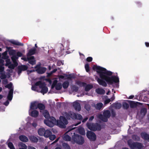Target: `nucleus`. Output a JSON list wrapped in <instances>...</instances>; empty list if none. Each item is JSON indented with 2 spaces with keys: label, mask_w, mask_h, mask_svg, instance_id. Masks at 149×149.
Returning a JSON list of instances; mask_svg holds the SVG:
<instances>
[{
  "label": "nucleus",
  "mask_w": 149,
  "mask_h": 149,
  "mask_svg": "<svg viewBox=\"0 0 149 149\" xmlns=\"http://www.w3.org/2000/svg\"><path fill=\"white\" fill-rule=\"evenodd\" d=\"M93 69L96 70L97 72L99 75L100 78H97L96 79L99 84L104 87H106L107 86V83L108 84H112L113 82L117 83L119 82V78L115 76H112V72L107 70L104 68L100 66L94 65Z\"/></svg>",
  "instance_id": "obj_1"
},
{
  "label": "nucleus",
  "mask_w": 149,
  "mask_h": 149,
  "mask_svg": "<svg viewBox=\"0 0 149 149\" xmlns=\"http://www.w3.org/2000/svg\"><path fill=\"white\" fill-rule=\"evenodd\" d=\"M70 112L68 113L65 112L64 113V116H61L60 117V120L57 121V125L61 128H65V125L68 123V121L67 119H70Z\"/></svg>",
  "instance_id": "obj_2"
},
{
  "label": "nucleus",
  "mask_w": 149,
  "mask_h": 149,
  "mask_svg": "<svg viewBox=\"0 0 149 149\" xmlns=\"http://www.w3.org/2000/svg\"><path fill=\"white\" fill-rule=\"evenodd\" d=\"M127 143L130 148L132 149H141L143 147V145L141 143L133 142L131 139L127 141Z\"/></svg>",
  "instance_id": "obj_3"
},
{
  "label": "nucleus",
  "mask_w": 149,
  "mask_h": 149,
  "mask_svg": "<svg viewBox=\"0 0 149 149\" xmlns=\"http://www.w3.org/2000/svg\"><path fill=\"white\" fill-rule=\"evenodd\" d=\"M72 137V140L74 142L79 144H82L84 142V140L83 137L81 135L74 134Z\"/></svg>",
  "instance_id": "obj_4"
},
{
  "label": "nucleus",
  "mask_w": 149,
  "mask_h": 149,
  "mask_svg": "<svg viewBox=\"0 0 149 149\" xmlns=\"http://www.w3.org/2000/svg\"><path fill=\"white\" fill-rule=\"evenodd\" d=\"M86 125L89 130L94 131L97 130H100L101 129V125L98 124L95 125L93 123H87Z\"/></svg>",
  "instance_id": "obj_5"
},
{
  "label": "nucleus",
  "mask_w": 149,
  "mask_h": 149,
  "mask_svg": "<svg viewBox=\"0 0 149 149\" xmlns=\"http://www.w3.org/2000/svg\"><path fill=\"white\" fill-rule=\"evenodd\" d=\"M12 84L10 82L5 86V88L10 89L7 97L8 100L9 101L11 100L13 97V88H12Z\"/></svg>",
  "instance_id": "obj_6"
},
{
  "label": "nucleus",
  "mask_w": 149,
  "mask_h": 149,
  "mask_svg": "<svg viewBox=\"0 0 149 149\" xmlns=\"http://www.w3.org/2000/svg\"><path fill=\"white\" fill-rule=\"evenodd\" d=\"M56 119L55 118L53 117H50L47 120H44V122L47 125L52 127L53 125V124L55 123Z\"/></svg>",
  "instance_id": "obj_7"
},
{
  "label": "nucleus",
  "mask_w": 149,
  "mask_h": 149,
  "mask_svg": "<svg viewBox=\"0 0 149 149\" xmlns=\"http://www.w3.org/2000/svg\"><path fill=\"white\" fill-rule=\"evenodd\" d=\"M87 137L91 141H95L96 139V136L94 133L88 131L86 132Z\"/></svg>",
  "instance_id": "obj_8"
},
{
  "label": "nucleus",
  "mask_w": 149,
  "mask_h": 149,
  "mask_svg": "<svg viewBox=\"0 0 149 149\" xmlns=\"http://www.w3.org/2000/svg\"><path fill=\"white\" fill-rule=\"evenodd\" d=\"M47 68L44 67H41L36 70V71L39 74H42L44 73L46 70Z\"/></svg>",
  "instance_id": "obj_9"
},
{
  "label": "nucleus",
  "mask_w": 149,
  "mask_h": 149,
  "mask_svg": "<svg viewBox=\"0 0 149 149\" xmlns=\"http://www.w3.org/2000/svg\"><path fill=\"white\" fill-rule=\"evenodd\" d=\"M27 60L29 63L32 65L36 64V60H35L34 57L33 56H31L30 57H28Z\"/></svg>",
  "instance_id": "obj_10"
},
{
  "label": "nucleus",
  "mask_w": 149,
  "mask_h": 149,
  "mask_svg": "<svg viewBox=\"0 0 149 149\" xmlns=\"http://www.w3.org/2000/svg\"><path fill=\"white\" fill-rule=\"evenodd\" d=\"M73 107L76 110L80 111L81 109V106L79 102H74L73 104Z\"/></svg>",
  "instance_id": "obj_11"
},
{
  "label": "nucleus",
  "mask_w": 149,
  "mask_h": 149,
  "mask_svg": "<svg viewBox=\"0 0 149 149\" xmlns=\"http://www.w3.org/2000/svg\"><path fill=\"white\" fill-rule=\"evenodd\" d=\"M141 104V103L139 102H135L134 101H130V107L131 108H133L136 107L137 106L138 104Z\"/></svg>",
  "instance_id": "obj_12"
},
{
  "label": "nucleus",
  "mask_w": 149,
  "mask_h": 149,
  "mask_svg": "<svg viewBox=\"0 0 149 149\" xmlns=\"http://www.w3.org/2000/svg\"><path fill=\"white\" fill-rule=\"evenodd\" d=\"M36 49L35 47H34L30 49L27 54V56H31L32 55H34L36 53Z\"/></svg>",
  "instance_id": "obj_13"
},
{
  "label": "nucleus",
  "mask_w": 149,
  "mask_h": 149,
  "mask_svg": "<svg viewBox=\"0 0 149 149\" xmlns=\"http://www.w3.org/2000/svg\"><path fill=\"white\" fill-rule=\"evenodd\" d=\"M142 138L145 140L149 142V135L147 133L144 132L142 133L141 134Z\"/></svg>",
  "instance_id": "obj_14"
},
{
  "label": "nucleus",
  "mask_w": 149,
  "mask_h": 149,
  "mask_svg": "<svg viewBox=\"0 0 149 149\" xmlns=\"http://www.w3.org/2000/svg\"><path fill=\"white\" fill-rule=\"evenodd\" d=\"M35 85L36 86H39V88L41 89L44 87L46 86V84L44 82H42L40 81H39L35 83Z\"/></svg>",
  "instance_id": "obj_15"
},
{
  "label": "nucleus",
  "mask_w": 149,
  "mask_h": 149,
  "mask_svg": "<svg viewBox=\"0 0 149 149\" xmlns=\"http://www.w3.org/2000/svg\"><path fill=\"white\" fill-rule=\"evenodd\" d=\"M19 139L20 141L24 142H27L28 141L27 137L24 135H21L19 136Z\"/></svg>",
  "instance_id": "obj_16"
},
{
  "label": "nucleus",
  "mask_w": 149,
  "mask_h": 149,
  "mask_svg": "<svg viewBox=\"0 0 149 149\" xmlns=\"http://www.w3.org/2000/svg\"><path fill=\"white\" fill-rule=\"evenodd\" d=\"M45 130L44 128H40L38 129V134L41 136H43L44 135Z\"/></svg>",
  "instance_id": "obj_17"
},
{
  "label": "nucleus",
  "mask_w": 149,
  "mask_h": 149,
  "mask_svg": "<svg viewBox=\"0 0 149 149\" xmlns=\"http://www.w3.org/2000/svg\"><path fill=\"white\" fill-rule=\"evenodd\" d=\"M39 114L38 112L36 110H34L32 111L30 113V115L31 116L34 117H37Z\"/></svg>",
  "instance_id": "obj_18"
},
{
  "label": "nucleus",
  "mask_w": 149,
  "mask_h": 149,
  "mask_svg": "<svg viewBox=\"0 0 149 149\" xmlns=\"http://www.w3.org/2000/svg\"><path fill=\"white\" fill-rule=\"evenodd\" d=\"M37 102H34L31 103L30 108L32 109H37L38 108Z\"/></svg>",
  "instance_id": "obj_19"
},
{
  "label": "nucleus",
  "mask_w": 149,
  "mask_h": 149,
  "mask_svg": "<svg viewBox=\"0 0 149 149\" xmlns=\"http://www.w3.org/2000/svg\"><path fill=\"white\" fill-rule=\"evenodd\" d=\"M96 92L99 94H104L105 93V91L102 88H98L96 90Z\"/></svg>",
  "instance_id": "obj_20"
},
{
  "label": "nucleus",
  "mask_w": 149,
  "mask_h": 149,
  "mask_svg": "<svg viewBox=\"0 0 149 149\" xmlns=\"http://www.w3.org/2000/svg\"><path fill=\"white\" fill-rule=\"evenodd\" d=\"M10 42L12 44L16 45L23 46L24 45L23 44L15 40H11Z\"/></svg>",
  "instance_id": "obj_21"
},
{
  "label": "nucleus",
  "mask_w": 149,
  "mask_h": 149,
  "mask_svg": "<svg viewBox=\"0 0 149 149\" xmlns=\"http://www.w3.org/2000/svg\"><path fill=\"white\" fill-rule=\"evenodd\" d=\"M44 135L43 136L45 138H48L50 136V135L52 134V132L49 130H45V132H44Z\"/></svg>",
  "instance_id": "obj_22"
},
{
  "label": "nucleus",
  "mask_w": 149,
  "mask_h": 149,
  "mask_svg": "<svg viewBox=\"0 0 149 149\" xmlns=\"http://www.w3.org/2000/svg\"><path fill=\"white\" fill-rule=\"evenodd\" d=\"M30 140L33 143H37L38 141V139L34 136H31L29 137Z\"/></svg>",
  "instance_id": "obj_23"
},
{
  "label": "nucleus",
  "mask_w": 149,
  "mask_h": 149,
  "mask_svg": "<svg viewBox=\"0 0 149 149\" xmlns=\"http://www.w3.org/2000/svg\"><path fill=\"white\" fill-rule=\"evenodd\" d=\"M43 115L44 117L48 119L50 118V115L48 111L47 110H44L43 113Z\"/></svg>",
  "instance_id": "obj_24"
},
{
  "label": "nucleus",
  "mask_w": 149,
  "mask_h": 149,
  "mask_svg": "<svg viewBox=\"0 0 149 149\" xmlns=\"http://www.w3.org/2000/svg\"><path fill=\"white\" fill-rule=\"evenodd\" d=\"M85 87V90L86 91H89L90 90L93 88V86L91 84H88L86 85Z\"/></svg>",
  "instance_id": "obj_25"
},
{
  "label": "nucleus",
  "mask_w": 149,
  "mask_h": 149,
  "mask_svg": "<svg viewBox=\"0 0 149 149\" xmlns=\"http://www.w3.org/2000/svg\"><path fill=\"white\" fill-rule=\"evenodd\" d=\"M110 113L109 110H106L104 111L103 116H104L109 118L110 117Z\"/></svg>",
  "instance_id": "obj_26"
},
{
  "label": "nucleus",
  "mask_w": 149,
  "mask_h": 149,
  "mask_svg": "<svg viewBox=\"0 0 149 149\" xmlns=\"http://www.w3.org/2000/svg\"><path fill=\"white\" fill-rule=\"evenodd\" d=\"M38 108L40 110H43L45 108V105L41 103H38L37 104Z\"/></svg>",
  "instance_id": "obj_27"
},
{
  "label": "nucleus",
  "mask_w": 149,
  "mask_h": 149,
  "mask_svg": "<svg viewBox=\"0 0 149 149\" xmlns=\"http://www.w3.org/2000/svg\"><path fill=\"white\" fill-rule=\"evenodd\" d=\"M76 83L80 87H85L86 85V83L81 82L80 81H77Z\"/></svg>",
  "instance_id": "obj_28"
},
{
  "label": "nucleus",
  "mask_w": 149,
  "mask_h": 149,
  "mask_svg": "<svg viewBox=\"0 0 149 149\" xmlns=\"http://www.w3.org/2000/svg\"><path fill=\"white\" fill-rule=\"evenodd\" d=\"M48 91V88L46 86L41 89L40 92L42 93L43 95L44 94L47 93Z\"/></svg>",
  "instance_id": "obj_29"
},
{
  "label": "nucleus",
  "mask_w": 149,
  "mask_h": 149,
  "mask_svg": "<svg viewBox=\"0 0 149 149\" xmlns=\"http://www.w3.org/2000/svg\"><path fill=\"white\" fill-rule=\"evenodd\" d=\"M103 104L101 102H99L97 103L95 106V108L97 110H100L102 107Z\"/></svg>",
  "instance_id": "obj_30"
},
{
  "label": "nucleus",
  "mask_w": 149,
  "mask_h": 149,
  "mask_svg": "<svg viewBox=\"0 0 149 149\" xmlns=\"http://www.w3.org/2000/svg\"><path fill=\"white\" fill-rule=\"evenodd\" d=\"M64 75L65 77H67V79H68L71 80L72 78L74 79L75 78V77L74 76L72 75L71 74H64Z\"/></svg>",
  "instance_id": "obj_31"
},
{
  "label": "nucleus",
  "mask_w": 149,
  "mask_h": 149,
  "mask_svg": "<svg viewBox=\"0 0 149 149\" xmlns=\"http://www.w3.org/2000/svg\"><path fill=\"white\" fill-rule=\"evenodd\" d=\"M69 85V82L68 81L64 82L62 84V86L64 89L67 88Z\"/></svg>",
  "instance_id": "obj_32"
},
{
  "label": "nucleus",
  "mask_w": 149,
  "mask_h": 149,
  "mask_svg": "<svg viewBox=\"0 0 149 149\" xmlns=\"http://www.w3.org/2000/svg\"><path fill=\"white\" fill-rule=\"evenodd\" d=\"M100 118L102 121L104 122H107L108 120V118L104 116H103L102 115H101L99 116Z\"/></svg>",
  "instance_id": "obj_33"
},
{
  "label": "nucleus",
  "mask_w": 149,
  "mask_h": 149,
  "mask_svg": "<svg viewBox=\"0 0 149 149\" xmlns=\"http://www.w3.org/2000/svg\"><path fill=\"white\" fill-rule=\"evenodd\" d=\"M22 71H25L27 70L28 67L26 65H23L21 66H19L18 67Z\"/></svg>",
  "instance_id": "obj_34"
},
{
  "label": "nucleus",
  "mask_w": 149,
  "mask_h": 149,
  "mask_svg": "<svg viewBox=\"0 0 149 149\" xmlns=\"http://www.w3.org/2000/svg\"><path fill=\"white\" fill-rule=\"evenodd\" d=\"M70 118L72 119H76L77 118V114L73 112H70Z\"/></svg>",
  "instance_id": "obj_35"
},
{
  "label": "nucleus",
  "mask_w": 149,
  "mask_h": 149,
  "mask_svg": "<svg viewBox=\"0 0 149 149\" xmlns=\"http://www.w3.org/2000/svg\"><path fill=\"white\" fill-rule=\"evenodd\" d=\"M62 88V85L61 83H58L56 86L55 89L57 90H59Z\"/></svg>",
  "instance_id": "obj_36"
},
{
  "label": "nucleus",
  "mask_w": 149,
  "mask_h": 149,
  "mask_svg": "<svg viewBox=\"0 0 149 149\" xmlns=\"http://www.w3.org/2000/svg\"><path fill=\"white\" fill-rule=\"evenodd\" d=\"M63 139L66 141H70L71 140V137L68 134H65L63 137Z\"/></svg>",
  "instance_id": "obj_37"
},
{
  "label": "nucleus",
  "mask_w": 149,
  "mask_h": 149,
  "mask_svg": "<svg viewBox=\"0 0 149 149\" xmlns=\"http://www.w3.org/2000/svg\"><path fill=\"white\" fill-rule=\"evenodd\" d=\"M147 113V109L146 108L141 109L140 111V113L141 115L145 116Z\"/></svg>",
  "instance_id": "obj_38"
},
{
  "label": "nucleus",
  "mask_w": 149,
  "mask_h": 149,
  "mask_svg": "<svg viewBox=\"0 0 149 149\" xmlns=\"http://www.w3.org/2000/svg\"><path fill=\"white\" fill-rule=\"evenodd\" d=\"M123 109H127L129 108V105L127 102H124L123 103Z\"/></svg>",
  "instance_id": "obj_39"
},
{
  "label": "nucleus",
  "mask_w": 149,
  "mask_h": 149,
  "mask_svg": "<svg viewBox=\"0 0 149 149\" xmlns=\"http://www.w3.org/2000/svg\"><path fill=\"white\" fill-rule=\"evenodd\" d=\"M8 146L10 149H15L13 144L11 142H9L8 143Z\"/></svg>",
  "instance_id": "obj_40"
},
{
  "label": "nucleus",
  "mask_w": 149,
  "mask_h": 149,
  "mask_svg": "<svg viewBox=\"0 0 149 149\" xmlns=\"http://www.w3.org/2000/svg\"><path fill=\"white\" fill-rule=\"evenodd\" d=\"M79 133L81 134L84 135L85 134V130L83 129L80 128L79 129Z\"/></svg>",
  "instance_id": "obj_41"
},
{
  "label": "nucleus",
  "mask_w": 149,
  "mask_h": 149,
  "mask_svg": "<svg viewBox=\"0 0 149 149\" xmlns=\"http://www.w3.org/2000/svg\"><path fill=\"white\" fill-rule=\"evenodd\" d=\"M85 68L86 72H88L90 71L89 65L88 63H87L85 65Z\"/></svg>",
  "instance_id": "obj_42"
},
{
  "label": "nucleus",
  "mask_w": 149,
  "mask_h": 149,
  "mask_svg": "<svg viewBox=\"0 0 149 149\" xmlns=\"http://www.w3.org/2000/svg\"><path fill=\"white\" fill-rule=\"evenodd\" d=\"M72 89L74 91L77 92L79 90V88L75 85H73L72 87Z\"/></svg>",
  "instance_id": "obj_43"
},
{
  "label": "nucleus",
  "mask_w": 149,
  "mask_h": 149,
  "mask_svg": "<svg viewBox=\"0 0 149 149\" xmlns=\"http://www.w3.org/2000/svg\"><path fill=\"white\" fill-rule=\"evenodd\" d=\"M63 145L64 148V149H70V147L68 144L64 143Z\"/></svg>",
  "instance_id": "obj_44"
},
{
  "label": "nucleus",
  "mask_w": 149,
  "mask_h": 149,
  "mask_svg": "<svg viewBox=\"0 0 149 149\" xmlns=\"http://www.w3.org/2000/svg\"><path fill=\"white\" fill-rule=\"evenodd\" d=\"M115 106L118 109L122 107L121 104L120 103H117L115 104Z\"/></svg>",
  "instance_id": "obj_45"
},
{
  "label": "nucleus",
  "mask_w": 149,
  "mask_h": 149,
  "mask_svg": "<svg viewBox=\"0 0 149 149\" xmlns=\"http://www.w3.org/2000/svg\"><path fill=\"white\" fill-rule=\"evenodd\" d=\"M49 137V139L53 141L56 138V136L55 135H52L51 134Z\"/></svg>",
  "instance_id": "obj_46"
},
{
  "label": "nucleus",
  "mask_w": 149,
  "mask_h": 149,
  "mask_svg": "<svg viewBox=\"0 0 149 149\" xmlns=\"http://www.w3.org/2000/svg\"><path fill=\"white\" fill-rule=\"evenodd\" d=\"M77 114V118L76 119L79 120H81L83 118L81 115L80 114Z\"/></svg>",
  "instance_id": "obj_47"
},
{
  "label": "nucleus",
  "mask_w": 149,
  "mask_h": 149,
  "mask_svg": "<svg viewBox=\"0 0 149 149\" xmlns=\"http://www.w3.org/2000/svg\"><path fill=\"white\" fill-rule=\"evenodd\" d=\"M6 78V75L5 74H1L0 76V78L2 79H5Z\"/></svg>",
  "instance_id": "obj_48"
},
{
  "label": "nucleus",
  "mask_w": 149,
  "mask_h": 149,
  "mask_svg": "<svg viewBox=\"0 0 149 149\" xmlns=\"http://www.w3.org/2000/svg\"><path fill=\"white\" fill-rule=\"evenodd\" d=\"M15 67V66L14 65V64H10L8 66V68H9L12 69H14Z\"/></svg>",
  "instance_id": "obj_49"
},
{
  "label": "nucleus",
  "mask_w": 149,
  "mask_h": 149,
  "mask_svg": "<svg viewBox=\"0 0 149 149\" xmlns=\"http://www.w3.org/2000/svg\"><path fill=\"white\" fill-rule=\"evenodd\" d=\"M21 147H22L21 148H23L25 149L27 148V146L24 143H21L20 144Z\"/></svg>",
  "instance_id": "obj_50"
},
{
  "label": "nucleus",
  "mask_w": 149,
  "mask_h": 149,
  "mask_svg": "<svg viewBox=\"0 0 149 149\" xmlns=\"http://www.w3.org/2000/svg\"><path fill=\"white\" fill-rule=\"evenodd\" d=\"M36 86L35 85H35L33 86H32L31 87V89L32 90L34 91H36L37 90V86Z\"/></svg>",
  "instance_id": "obj_51"
},
{
  "label": "nucleus",
  "mask_w": 149,
  "mask_h": 149,
  "mask_svg": "<svg viewBox=\"0 0 149 149\" xmlns=\"http://www.w3.org/2000/svg\"><path fill=\"white\" fill-rule=\"evenodd\" d=\"M57 69L55 68L52 71H51L50 73H49L48 74V75L49 76H50L52 74H53L56 72L57 71Z\"/></svg>",
  "instance_id": "obj_52"
},
{
  "label": "nucleus",
  "mask_w": 149,
  "mask_h": 149,
  "mask_svg": "<svg viewBox=\"0 0 149 149\" xmlns=\"http://www.w3.org/2000/svg\"><path fill=\"white\" fill-rule=\"evenodd\" d=\"M85 109L87 111H88L90 109V106L88 104H86L85 106Z\"/></svg>",
  "instance_id": "obj_53"
},
{
  "label": "nucleus",
  "mask_w": 149,
  "mask_h": 149,
  "mask_svg": "<svg viewBox=\"0 0 149 149\" xmlns=\"http://www.w3.org/2000/svg\"><path fill=\"white\" fill-rule=\"evenodd\" d=\"M93 58L91 57H87L86 59L87 61L88 62H91L92 61Z\"/></svg>",
  "instance_id": "obj_54"
},
{
  "label": "nucleus",
  "mask_w": 149,
  "mask_h": 149,
  "mask_svg": "<svg viewBox=\"0 0 149 149\" xmlns=\"http://www.w3.org/2000/svg\"><path fill=\"white\" fill-rule=\"evenodd\" d=\"M6 63L5 65L7 66L10 64L11 63L9 59H7L6 60Z\"/></svg>",
  "instance_id": "obj_55"
},
{
  "label": "nucleus",
  "mask_w": 149,
  "mask_h": 149,
  "mask_svg": "<svg viewBox=\"0 0 149 149\" xmlns=\"http://www.w3.org/2000/svg\"><path fill=\"white\" fill-rule=\"evenodd\" d=\"M9 54L10 55H14L15 54V51L14 50H11L9 51Z\"/></svg>",
  "instance_id": "obj_56"
},
{
  "label": "nucleus",
  "mask_w": 149,
  "mask_h": 149,
  "mask_svg": "<svg viewBox=\"0 0 149 149\" xmlns=\"http://www.w3.org/2000/svg\"><path fill=\"white\" fill-rule=\"evenodd\" d=\"M2 83L4 84H6L8 83V81L7 79H5L2 81Z\"/></svg>",
  "instance_id": "obj_57"
},
{
  "label": "nucleus",
  "mask_w": 149,
  "mask_h": 149,
  "mask_svg": "<svg viewBox=\"0 0 149 149\" xmlns=\"http://www.w3.org/2000/svg\"><path fill=\"white\" fill-rule=\"evenodd\" d=\"M111 101V100L110 99H108L104 101V104H107L109 103L110 101Z\"/></svg>",
  "instance_id": "obj_58"
},
{
  "label": "nucleus",
  "mask_w": 149,
  "mask_h": 149,
  "mask_svg": "<svg viewBox=\"0 0 149 149\" xmlns=\"http://www.w3.org/2000/svg\"><path fill=\"white\" fill-rule=\"evenodd\" d=\"M3 65L4 64H3V65H0V71H2L4 70V68L3 66Z\"/></svg>",
  "instance_id": "obj_59"
},
{
  "label": "nucleus",
  "mask_w": 149,
  "mask_h": 149,
  "mask_svg": "<svg viewBox=\"0 0 149 149\" xmlns=\"http://www.w3.org/2000/svg\"><path fill=\"white\" fill-rule=\"evenodd\" d=\"M22 53L20 52H18L17 53V56L18 57H21L22 56Z\"/></svg>",
  "instance_id": "obj_60"
},
{
  "label": "nucleus",
  "mask_w": 149,
  "mask_h": 149,
  "mask_svg": "<svg viewBox=\"0 0 149 149\" xmlns=\"http://www.w3.org/2000/svg\"><path fill=\"white\" fill-rule=\"evenodd\" d=\"M17 56L15 55H13V57H12L11 58L12 59V60H15L16 59H17Z\"/></svg>",
  "instance_id": "obj_61"
},
{
  "label": "nucleus",
  "mask_w": 149,
  "mask_h": 149,
  "mask_svg": "<svg viewBox=\"0 0 149 149\" xmlns=\"http://www.w3.org/2000/svg\"><path fill=\"white\" fill-rule=\"evenodd\" d=\"M4 60L2 59H0V65H3L4 62Z\"/></svg>",
  "instance_id": "obj_62"
},
{
  "label": "nucleus",
  "mask_w": 149,
  "mask_h": 149,
  "mask_svg": "<svg viewBox=\"0 0 149 149\" xmlns=\"http://www.w3.org/2000/svg\"><path fill=\"white\" fill-rule=\"evenodd\" d=\"M9 104V102L8 100H7L4 103V104L6 106H8Z\"/></svg>",
  "instance_id": "obj_63"
},
{
  "label": "nucleus",
  "mask_w": 149,
  "mask_h": 149,
  "mask_svg": "<svg viewBox=\"0 0 149 149\" xmlns=\"http://www.w3.org/2000/svg\"><path fill=\"white\" fill-rule=\"evenodd\" d=\"M57 81L56 80H55L53 81L52 84L56 86L57 85Z\"/></svg>",
  "instance_id": "obj_64"
}]
</instances>
